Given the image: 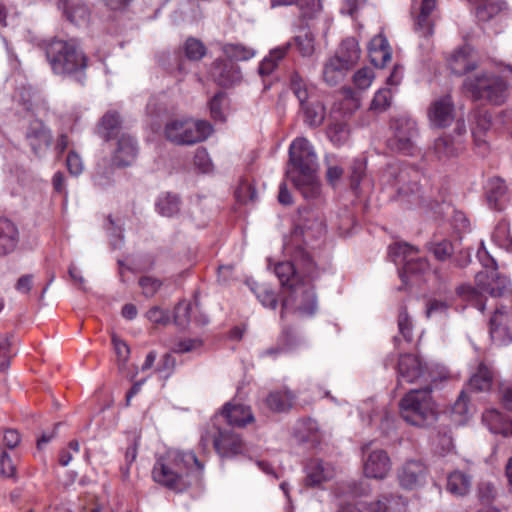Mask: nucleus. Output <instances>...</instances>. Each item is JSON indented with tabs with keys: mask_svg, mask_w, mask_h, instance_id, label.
Masks as SVG:
<instances>
[{
	"mask_svg": "<svg viewBox=\"0 0 512 512\" xmlns=\"http://www.w3.org/2000/svg\"><path fill=\"white\" fill-rule=\"evenodd\" d=\"M204 463L193 451L170 449L157 457L152 478L159 485L181 493L202 482Z\"/></svg>",
	"mask_w": 512,
	"mask_h": 512,
	"instance_id": "f257e3e1",
	"label": "nucleus"
},
{
	"mask_svg": "<svg viewBox=\"0 0 512 512\" xmlns=\"http://www.w3.org/2000/svg\"><path fill=\"white\" fill-rule=\"evenodd\" d=\"M286 177L301 191L305 198L319 195L316 179L317 155L312 144L304 137L296 138L289 147Z\"/></svg>",
	"mask_w": 512,
	"mask_h": 512,
	"instance_id": "f03ea898",
	"label": "nucleus"
},
{
	"mask_svg": "<svg viewBox=\"0 0 512 512\" xmlns=\"http://www.w3.org/2000/svg\"><path fill=\"white\" fill-rule=\"evenodd\" d=\"M481 261L484 269L475 276L476 287L461 285L457 288V294L483 312L486 307L484 294L492 297L503 296L510 286V280L498 271L497 263L493 258Z\"/></svg>",
	"mask_w": 512,
	"mask_h": 512,
	"instance_id": "7ed1b4c3",
	"label": "nucleus"
},
{
	"mask_svg": "<svg viewBox=\"0 0 512 512\" xmlns=\"http://www.w3.org/2000/svg\"><path fill=\"white\" fill-rule=\"evenodd\" d=\"M51 70L56 75L72 76L83 74L87 67V57L75 39L53 38L39 44Z\"/></svg>",
	"mask_w": 512,
	"mask_h": 512,
	"instance_id": "20e7f679",
	"label": "nucleus"
},
{
	"mask_svg": "<svg viewBox=\"0 0 512 512\" xmlns=\"http://www.w3.org/2000/svg\"><path fill=\"white\" fill-rule=\"evenodd\" d=\"M303 234L302 228H295L290 240L284 245V249L290 255L291 261L279 262L274 267L275 275L279 279L281 286L286 290L302 282L298 270H301L309 277H313L315 272V263L306 248L301 244Z\"/></svg>",
	"mask_w": 512,
	"mask_h": 512,
	"instance_id": "39448f33",
	"label": "nucleus"
},
{
	"mask_svg": "<svg viewBox=\"0 0 512 512\" xmlns=\"http://www.w3.org/2000/svg\"><path fill=\"white\" fill-rule=\"evenodd\" d=\"M462 89L473 101L500 106L509 96V83L500 74L486 71L464 79Z\"/></svg>",
	"mask_w": 512,
	"mask_h": 512,
	"instance_id": "423d86ee",
	"label": "nucleus"
},
{
	"mask_svg": "<svg viewBox=\"0 0 512 512\" xmlns=\"http://www.w3.org/2000/svg\"><path fill=\"white\" fill-rule=\"evenodd\" d=\"M431 393V386L412 389L406 393L399 402L403 420L417 427L432 424L437 419V410Z\"/></svg>",
	"mask_w": 512,
	"mask_h": 512,
	"instance_id": "0eeeda50",
	"label": "nucleus"
},
{
	"mask_svg": "<svg viewBox=\"0 0 512 512\" xmlns=\"http://www.w3.org/2000/svg\"><path fill=\"white\" fill-rule=\"evenodd\" d=\"M211 124L192 118L172 119L164 128L165 138L175 145H193L206 140L212 133Z\"/></svg>",
	"mask_w": 512,
	"mask_h": 512,
	"instance_id": "6e6552de",
	"label": "nucleus"
},
{
	"mask_svg": "<svg viewBox=\"0 0 512 512\" xmlns=\"http://www.w3.org/2000/svg\"><path fill=\"white\" fill-rule=\"evenodd\" d=\"M284 293L280 312L282 320L285 319L288 313H292L300 318L310 317L315 314L317 298L311 283L302 281L296 286H291Z\"/></svg>",
	"mask_w": 512,
	"mask_h": 512,
	"instance_id": "1a4fd4ad",
	"label": "nucleus"
},
{
	"mask_svg": "<svg viewBox=\"0 0 512 512\" xmlns=\"http://www.w3.org/2000/svg\"><path fill=\"white\" fill-rule=\"evenodd\" d=\"M391 129L393 130V136L389 139V147L392 150L411 155L419 134L416 121L401 116L391 121Z\"/></svg>",
	"mask_w": 512,
	"mask_h": 512,
	"instance_id": "9d476101",
	"label": "nucleus"
},
{
	"mask_svg": "<svg viewBox=\"0 0 512 512\" xmlns=\"http://www.w3.org/2000/svg\"><path fill=\"white\" fill-rule=\"evenodd\" d=\"M387 181L397 192V196L404 197L419 192L420 171L409 165L390 167L385 174Z\"/></svg>",
	"mask_w": 512,
	"mask_h": 512,
	"instance_id": "9b49d317",
	"label": "nucleus"
},
{
	"mask_svg": "<svg viewBox=\"0 0 512 512\" xmlns=\"http://www.w3.org/2000/svg\"><path fill=\"white\" fill-rule=\"evenodd\" d=\"M398 384L403 382L412 384L419 383L423 387L431 386V374L428 368L419 357L413 354H403L400 356L398 365Z\"/></svg>",
	"mask_w": 512,
	"mask_h": 512,
	"instance_id": "f8f14e48",
	"label": "nucleus"
},
{
	"mask_svg": "<svg viewBox=\"0 0 512 512\" xmlns=\"http://www.w3.org/2000/svg\"><path fill=\"white\" fill-rule=\"evenodd\" d=\"M372 442L361 446L363 454V472L367 478L382 480L391 470V460L383 449L371 450Z\"/></svg>",
	"mask_w": 512,
	"mask_h": 512,
	"instance_id": "ddd939ff",
	"label": "nucleus"
},
{
	"mask_svg": "<svg viewBox=\"0 0 512 512\" xmlns=\"http://www.w3.org/2000/svg\"><path fill=\"white\" fill-rule=\"evenodd\" d=\"M491 339L497 345L512 343V308L502 306L493 313L489 321Z\"/></svg>",
	"mask_w": 512,
	"mask_h": 512,
	"instance_id": "4468645a",
	"label": "nucleus"
},
{
	"mask_svg": "<svg viewBox=\"0 0 512 512\" xmlns=\"http://www.w3.org/2000/svg\"><path fill=\"white\" fill-rule=\"evenodd\" d=\"M24 135L32 153L38 158L43 157L52 144L51 130L37 118L29 122Z\"/></svg>",
	"mask_w": 512,
	"mask_h": 512,
	"instance_id": "2eb2a0df",
	"label": "nucleus"
},
{
	"mask_svg": "<svg viewBox=\"0 0 512 512\" xmlns=\"http://www.w3.org/2000/svg\"><path fill=\"white\" fill-rule=\"evenodd\" d=\"M405 499L398 494H382L371 500H358L355 503L357 512H404Z\"/></svg>",
	"mask_w": 512,
	"mask_h": 512,
	"instance_id": "dca6fc26",
	"label": "nucleus"
},
{
	"mask_svg": "<svg viewBox=\"0 0 512 512\" xmlns=\"http://www.w3.org/2000/svg\"><path fill=\"white\" fill-rule=\"evenodd\" d=\"M428 469L420 460H408L397 471L400 486L406 490L416 489L425 484Z\"/></svg>",
	"mask_w": 512,
	"mask_h": 512,
	"instance_id": "f3484780",
	"label": "nucleus"
},
{
	"mask_svg": "<svg viewBox=\"0 0 512 512\" xmlns=\"http://www.w3.org/2000/svg\"><path fill=\"white\" fill-rule=\"evenodd\" d=\"M431 126L445 128L449 126L455 116V104L451 95H444L435 99L427 111Z\"/></svg>",
	"mask_w": 512,
	"mask_h": 512,
	"instance_id": "a211bd4d",
	"label": "nucleus"
},
{
	"mask_svg": "<svg viewBox=\"0 0 512 512\" xmlns=\"http://www.w3.org/2000/svg\"><path fill=\"white\" fill-rule=\"evenodd\" d=\"M213 446L221 457H233L243 451L241 437L228 428H217L213 435Z\"/></svg>",
	"mask_w": 512,
	"mask_h": 512,
	"instance_id": "6ab92c4d",
	"label": "nucleus"
},
{
	"mask_svg": "<svg viewBox=\"0 0 512 512\" xmlns=\"http://www.w3.org/2000/svg\"><path fill=\"white\" fill-rule=\"evenodd\" d=\"M484 189L489 208L503 211L509 201L508 187L505 181L500 177L489 178Z\"/></svg>",
	"mask_w": 512,
	"mask_h": 512,
	"instance_id": "aec40b11",
	"label": "nucleus"
},
{
	"mask_svg": "<svg viewBox=\"0 0 512 512\" xmlns=\"http://www.w3.org/2000/svg\"><path fill=\"white\" fill-rule=\"evenodd\" d=\"M138 154L137 142L128 133H122L117 139V147L113 152L112 161L118 167L131 165Z\"/></svg>",
	"mask_w": 512,
	"mask_h": 512,
	"instance_id": "412c9836",
	"label": "nucleus"
},
{
	"mask_svg": "<svg viewBox=\"0 0 512 512\" xmlns=\"http://www.w3.org/2000/svg\"><path fill=\"white\" fill-rule=\"evenodd\" d=\"M431 150L439 161H447L463 152L464 141L454 139L452 134H443L434 140Z\"/></svg>",
	"mask_w": 512,
	"mask_h": 512,
	"instance_id": "4be33fe9",
	"label": "nucleus"
},
{
	"mask_svg": "<svg viewBox=\"0 0 512 512\" xmlns=\"http://www.w3.org/2000/svg\"><path fill=\"white\" fill-rule=\"evenodd\" d=\"M495 371L492 366L486 362H479L475 372H473L468 380L465 391L467 392H488L493 385Z\"/></svg>",
	"mask_w": 512,
	"mask_h": 512,
	"instance_id": "5701e85b",
	"label": "nucleus"
},
{
	"mask_svg": "<svg viewBox=\"0 0 512 512\" xmlns=\"http://www.w3.org/2000/svg\"><path fill=\"white\" fill-rule=\"evenodd\" d=\"M211 73L214 81L222 87L233 86L242 79L240 67L231 61H215Z\"/></svg>",
	"mask_w": 512,
	"mask_h": 512,
	"instance_id": "b1692460",
	"label": "nucleus"
},
{
	"mask_svg": "<svg viewBox=\"0 0 512 512\" xmlns=\"http://www.w3.org/2000/svg\"><path fill=\"white\" fill-rule=\"evenodd\" d=\"M122 118L115 110H108L98 121L96 133L105 142L118 139L122 132Z\"/></svg>",
	"mask_w": 512,
	"mask_h": 512,
	"instance_id": "393cba45",
	"label": "nucleus"
},
{
	"mask_svg": "<svg viewBox=\"0 0 512 512\" xmlns=\"http://www.w3.org/2000/svg\"><path fill=\"white\" fill-rule=\"evenodd\" d=\"M221 414L232 427L243 428L255 420L251 408L240 403H226Z\"/></svg>",
	"mask_w": 512,
	"mask_h": 512,
	"instance_id": "a878e982",
	"label": "nucleus"
},
{
	"mask_svg": "<svg viewBox=\"0 0 512 512\" xmlns=\"http://www.w3.org/2000/svg\"><path fill=\"white\" fill-rule=\"evenodd\" d=\"M20 242L16 224L8 218H0V257L12 254Z\"/></svg>",
	"mask_w": 512,
	"mask_h": 512,
	"instance_id": "bb28decb",
	"label": "nucleus"
},
{
	"mask_svg": "<svg viewBox=\"0 0 512 512\" xmlns=\"http://www.w3.org/2000/svg\"><path fill=\"white\" fill-rule=\"evenodd\" d=\"M436 0H422L415 20V30L423 37L432 36L435 24Z\"/></svg>",
	"mask_w": 512,
	"mask_h": 512,
	"instance_id": "cd10ccee",
	"label": "nucleus"
},
{
	"mask_svg": "<svg viewBox=\"0 0 512 512\" xmlns=\"http://www.w3.org/2000/svg\"><path fill=\"white\" fill-rule=\"evenodd\" d=\"M482 422L494 434L512 437V419L495 408L487 409L482 414Z\"/></svg>",
	"mask_w": 512,
	"mask_h": 512,
	"instance_id": "c85d7f7f",
	"label": "nucleus"
},
{
	"mask_svg": "<svg viewBox=\"0 0 512 512\" xmlns=\"http://www.w3.org/2000/svg\"><path fill=\"white\" fill-rule=\"evenodd\" d=\"M368 52L370 61L375 67H384L391 60V48L387 39L381 34L373 37Z\"/></svg>",
	"mask_w": 512,
	"mask_h": 512,
	"instance_id": "c756f323",
	"label": "nucleus"
},
{
	"mask_svg": "<svg viewBox=\"0 0 512 512\" xmlns=\"http://www.w3.org/2000/svg\"><path fill=\"white\" fill-rule=\"evenodd\" d=\"M472 48L464 45L454 51L448 62L451 71L456 75H463L476 68L475 61L471 58Z\"/></svg>",
	"mask_w": 512,
	"mask_h": 512,
	"instance_id": "7c9ffc66",
	"label": "nucleus"
},
{
	"mask_svg": "<svg viewBox=\"0 0 512 512\" xmlns=\"http://www.w3.org/2000/svg\"><path fill=\"white\" fill-rule=\"evenodd\" d=\"M296 439L303 443L318 444L321 441V431L316 420L311 418L300 419L295 428Z\"/></svg>",
	"mask_w": 512,
	"mask_h": 512,
	"instance_id": "2f4dec72",
	"label": "nucleus"
},
{
	"mask_svg": "<svg viewBox=\"0 0 512 512\" xmlns=\"http://www.w3.org/2000/svg\"><path fill=\"white\" fill-rule=\"evenodd\" d=\"M292 42L289 41L281 46L273 48L269 51L263 60L259 63L258 73L260 76L265 77L272 74V72L278 67L279 63L286 57Z\"/></svg>",
	"mask_w": 512,
	"mask_h": 512,
	"instance_id": "473e14b6",
	"label": "nucleus"
},
{
	"mask_svg": "<svg viewBox=\"0 0 512 512\" xmlns=\"http://www.w3.org/2000/svg\"><path fill=\"white\" fill-rule=\"evenodd\" d=\"M473 119L475 127L472 128V136L476 146L479 148L486 149V140L483 138L485 132H487L492 125V115L485 108L476 109L473 112Z\"/></svg>",
	"mask_w": 512,
	"mask_h": 512,
	"instance_id": "72a5a7b5",
	"label": "nucleus"
},
{
	"mask_svg": "<svg viewBox=\"0 0 512 512\" xmlns=\"http://www.w3.org/2000/svg\"><path fill=\"white\" fill-rule=\"evenodd\" d=\"M509 11V6L505 1L489 0L477 5L475 9V16L481 22H488L499 16L508 15Z\"/></svg>",
	"mask_w": 512,
	"mask_h": 512,
	"instance_id": "f704fd0d",
	"label": "nucleus"
},
{
	"mask_svg": "<svg viewBox=\"0 0 512 512\" xmlns=\"http://www.w3.org/2000/svg\"><path fill=\"white\" fill-rule=\"evenodd\" d=\"M472 487V477L460 470L451 472L447 477L446 490L454 496L468 495Z\"/></svg>",
	"mask_w": 512,
	"mask_h": 512,
	"instance_id": "c9c22d12",
	"label": "nucleus"
},
{
	"mask_svg": "<svg viewBox=\"0 0 512 512\" xmlns=\"http://www.w3.org/2000/svg\"><path fill=\"white\" fill-rule=\"evenodd\" d=\"M306 478L305 483L307 486L315 487L322 482L327 481L331 476V469L319 459H311L305 467Z\"/></svg>",
	"mask_w": 512,
	"mask_h": 512,
	"instance_id": "e433bc0d",
	"label": "nucleus"
},
{
	"mask_svg": "<svg viewBox=\"0 0 512 512\" xmlns=\"http://www.w3.org/2000/svg\"><path fill=\"white\" fill-rule=\"evenodd\" d=\"M294 401L295 395L291 391L275 390L267 395L265 404L273 412L284 413L293 407Z\"/></svg>",
	"mask_w": 512,
	"mask_h": 512,
	"instance_id": "4c0bfd02",
	"label": "nucleus"
},
{
	"mask_svg": "<svg viewBox=\"0 0 512 512\" xmlns=\"http://www.w3.org/2000/svg\"><path fill=\"white\" fill-rule=\"evenodd\" d=\"M351 67L336 56L331 57L323 68V80L330 86L340 83Z\"/></svg>",
	"mask_w": 512,
	"mask_h": 512,
	"instance_id": "58836bf2",
	"label": "nucleus"
},
{
	"mask_svg": "<svg viewBox=\"0 0 512 512\" xmlns=\"http://www.w3.org/2000/svg\"><path fill=\"white\" fill-rule=\"evenodd\" d=\"M471 415L467 391L463 390L451 407V419L456 425H464Z\"/></svg>",
	"mask_w": 512,
	"mask_h": 512,
	"instance_id": "ea45409f",
	"label": "nucleus"
},
{
	"mask_svg": "<svg viewBox=\"0 0 512 512\" xmlns=\"http://www.w3.org/2000/svg\"><path fill=\"white\" fill-rule=\"evenodd\" d=\"M360 53L358 41L349 37L342 41L335 56L352 68L358 62Z\"/></svg>",
	"mask_w": 512,
	"mask_h": 512,
	"instance_id": "a19ab883",
	"label": "nucleus"
},
{
	"mask_svg": "<svg viewBox=\"0 0 512 512\" xmlns=\"http://www.w3.org/2000/svg\"><path fill=\"white\" fill-rule=\"evenodd\" d=\"M302 111L305 116V123L310 127H319L325 119V107L319 101L309 100L305 101L304 104H300Z\"/></svg>",
	"mask_w": 512,
	"mask_h": 512,
	"instance_id": "79ce46f5",
	"label": "nucleus"
},
{
	"mask_svg": "<svg viewBox=\"0 0 512 512\" xmlns=\"http://www.w3.org/2000/svg\"><path fill=\"white\" fill-rule=\"evenodd\" d=\"M63 10L67 19L75 25H83L89 21L90 10L86 4L65 2Z\"/></svg>",
	"mask_w": 512,
	"mask_h": 512,
	"instance_id": "37998d69",
	"label": "nucleus"
},
{
	"mask_svg": "<svg viewBox=\"0 0 512 512\" xmlns=\"http://www.w3.org/2000/svg\"><path fill=\"white\" fill-rule=\"evenodd\" d=\"M222 51L231 62L247 61L256 54V51L252 47L241 43H226L223 45Z\"/></svg>",
	"mask_w": 512,
	"mask_h": 512,
	"instance_id": "c03bdc74",
	"label": "nucleus"
},
{
	"mask_svg": "<svg viewBox=\"0 0 512 512\" xmlns=\"http://www.w3.org/2000/svg\"><path fill=\"white\" fill-rule=\"evenodd\" d=\"M180 198L178 195L167 192L159 196L156 202L157 211L165 217H172L180 211Z\"/></svg>",
	"mask_w": 512,
	"mask_h": 512,
	"instance_id": "a18cd8bd",
	"label": "nucleus"
},
{
	"mask_svg": "<svg viewBox=\"0 0 512 512\" xmlns=\"http://www.w3.org/2000/svg\"><path fill=\"white\" fill-rule=\"evenodd\" d=\"M498 497L496 483L489 479H480L476 485V498L479 504L494 503Z\"/></svg>",
	"mask_w": 512,
	"mask_h": 512,
	"instance_id": "49530a36",
	"label": "nucleus"
},
{
	"mask_svg": "<svg viewBox=\"0 0 512 512\" xmlns=\"http://www.w3.org/2000/svg\"><path fill=\"white\" fill-rule=\"evenodd\" d=\"M418 254V249L408 243H394L389 246V258L397 265L406 263Z\"/></svg>",
	"mask_w": 512,
	"mask_h": 512,
	"instance_id": "de8ad7c7",
	"label": "nucleus"
},
{
	"mask_svg": "<svg viewBox=\"0 0 512 512\" xmlns=\"http://www.w3.org/2000/svg\"><path fill=\"white\" fill-rule=\"evenodd\" d=\"M290 89L300 104H304L311 97V90L306 81L296 71L290 75Z\"/></svg>",
	"mask_w": 512,
	"mask_h": 512,
	"instance_id": "09e8293b",
	"label": "nucleus"
},
{
	"mask_svg": "<svg viewBox=\"0 0 512 512\" xmlns=\"http://www.w3.org/2000/svg\"><path fill=\"white\" fill-rule=\"evenodd\" d=\"M429 267V263L426 259L420 258L416 256L411 257L409 260H406L402 271L399 272L400 277L404 283H406L409 275L420 274L426 271Z\"/></svg>",
	"mask_w": 512,
	"mask_h": 512,
	"instance_id": "8fccbe9b",
	"label": "nucleus"
},
{
	"mask_svg": "<svg viewBox=\"0 0 512 512\" xmlns=\"http://www.w3.org/2000/svg\"><path fill=\"white\" fill-rule=\"evenodd\" d=\"M427 249L433 254L435 259L441 262L451 259L454 253V246L452 242L446 239L438 242L427 243Z\"/></svg>",
	"mask_w": 512,
	"mask_h": 512,
	"instance_id": "3c124183",
	"label": "nucleus"
},
{
	"mask_svg": "<svg viewBox=\"0 0 512 512\" xmlns=\"http://www.w3.org/2000/svg\"><path fill=\"white\" fill-rule=\"evenodd\" d=\"M392 102V90L390 88L379 89L370 104V110L375 113H382L386 111Z\"/></svg>",
	"mask_w": 512,
	"mask_h": 512,
	"instance_id": "603ef678",
	"label": "nucleus"
},
{
	"mask_svg": "<svg viewBox=\"0 0 512 512\" xmlns=\"http://www.w3.org/2000/svg\"><path fill=\"white\" fill-rule=\"evenodd\" d=\"M252 290L264 307L272 310L276 309L278 305L277 295L269 286L264 284L256 285Z\"/></svg>",
	"mask_w": 512,
	"mask_h": 512,
	"instance_id": "864d4df0",
	"label": "nucleus"
},
{
	"mask_svg": "<svg viewBox=\"0 0 512 512\" xmlns=\"http://www.w3.org/2000/svg\"><path fill=\"white\" fill-rule=\"evenodd\" d=\"M292 40L301 56L310 57L313 55L315 51V39L311 32L304 31V33L295 36Z\"/></svg>",
	"mask_w": 512,
	"mask_h": 512,
	"instance_id": "5fc2aeb1",
	"label": "nucleus"
},
{
	"mask_svg": "<svg viewBox=\"0 0 512 512\" xmlns=\"http://www.w3.org/2000/svg\"><path fill=\"white\" fill-rule=\"evenodd\" d=\"M185 55L189 60L198 61L206 54V47L204 44L195 39L188 38L184 45Z\"/></svg>",
	"mask_w": 512,
	"mask_h": 512,
	"instance_id": "6e6d98bb",
	"label": "nucleus"
},
{
	"mask_svg": "<svg viewBox=\"0 0 512 512\" xmlns=\"http://www.w3.org/2000/svg\"><path fill=\"white\" fill-rule=\"evenodd\" d=\"M175 367L176 358L170 353H165L159 360L155 372L160 378L168 379L174 373Z\"/></svg>",
	"mask_w": 512,
	"mask_h": 512,
	"instance_id": "4d7b16f0",
	"label": "nucleus"
},
{
	"mask_svg": "<svg viewBox=\"0 0 512 512\" xmlns=\"http://www.w3.org/2000/svg\"><path fill=\"white\" fill-rule=\"evenodd\" d=\"M398 328L400 334L403 336V338L410 342L413 338V326L412 321L408 315L407 308L405 306H402L399 310L398 314Z\"/></svg>",
	"mask_w": 512,
	"mask_h": 512,
	"instance_id": "13d9d810",
	"label": "nucleus"
},
{
	"mask_svg": "<svg viewBox=\"0 0 512 512\" xmlns=\"http://www.w3.org/2000/svg\"><path fill=\"white\" fill-rule=\"evenodd\" d=\"M327 133L330 140L336 145L343 144L349 136L347 125L344 123H335L330 125Z\"/></svg>",
	"mask_w": 512,
	"mask_h": 512,
	"instance_id": "bf43d9fd",
	"label": "nucleus"
},
{
	"mask_svg": "<svg viewBox=\"0 0 512 512\" xmlns=\"http://www.w3.org/2000/svg\"><path fill=\"white\" fill-rule=\"evenodd\" d=\"M493 238L499 244H508L512 249V236L510 235L509 224L506 221H500L493 233Z\"/></svg>",
	"mask_w": 512,
	"mask_h": 512,
	"instance_id": "052dcab7",
	"label": "nucleus"
},
{
	"mask_svg": "<svg viewBox=\"0 0 512 512\" xmlns=\"http://www.w3.org/2000/svg\"><path fill=\"white\" fill-rule=\"evenodd\" d=\"M194 165L203 173H207L212 169V162L205 148L199 147L195 151Z\"/></svg>",
	"mask_w": 512,
	"mask_h": 512,
	"instance_id": "680f3d73",
	"label": "nucleus"
},
{
	"mask_svg": "<svg viewBox=\"0 0 512 512\" xmlns=\"http://www.w3.org/2000/svg\"><path fill=\"white\" fill-rule=\"evenodd\" d=\"M365 169L366 166L362 160L353 161L350 167V185L353 190H356L359 187L362 177L365 173Z\"/></svg>",
	"mask_w": 512,
	"mask_h": 512,
	"instance_id": "e2e57ef3",
	"label": "nucleus"
},
{
	"mask_svg": "<svg viewBox=\"0 0 512 512\" xmlns=\"http://www.w3.org/2000/svg\"><path fill=\"white\" fill-rule=\"evenodd\" d=\"M111 340L119 362H121L122 365H125L128 362L130 356V348L128 344L117 337L116 334H112Z\"/></svg>",
	"mask_w": 512,
	"mask_h": 512,
	"instance_id": "0e129e2a",
	"label": "nucleus"
},
{
	"mask_svg": "<svg viewBox=\"0 0 512 512\" xmlns=\"http://www.w3.org/2000/svg\"><path fill=\"white\" fill-rule=\"evenodd\" d=\"M374 79V72L370 68H361L353 76L354 84L360 89H367Z\"/></svg>",
	"mask_w": 512,
	"mask_h": 512,
	"instance_id": "69168bd1",
	"label": "nucleus"
},
{
	"mask_svg": "<svg viewBox=\"0 0 512 512\" xmlns=\"http://www.w3.org/2000/svg\"><path fill=\"white\" fill-rule=\"evenodd\" d=\"M191 305L181 302L175 307L174 322L177 326L184 327L190 321Z\"/></svg>",
	"mask_w": 512,
	"mask_h": 512,
	"instance_id": "338daca9",
	"label": "nucleus"
},
{
	"mask_svg": "<svg viewBox=\"0 0 512 512\" xmlns=\"http://www.w3.org/2000/svg\"><path fill=\"white\" fill-rule=\"evenodd\" d=\"M225 94L222 92L216 93L209 102L210 114L214 120L224 121L225 116L222 111V102Z\"/></svg>",
	"mask_w": 512,
	"mask_h": 512,
	"instance_id": "774afa93",
	"label": "nucleus"
}]
</instances>
